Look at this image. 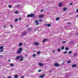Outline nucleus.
<instances>
[{"label":"nucleus","instance_id":"obj_39","mask_svg":"<svg viewBox=\"0 0 78 78\" xmlns=\"http://www.w3.org/2000/svg\"><path fill=\"white\" fill-rule=\"evenodd\" d=\"M39 21H40V22H41L42 21V20L39 19Z\"/></svg>","mask_w":78,"mask_h":78},{"label":"nucleus","instance_id":"obj_51","mask_svg":"<svg viewBox=\"0 0 78 78\" xmlns=\"http://www.w3.org/2000/svg\"><path fill=\"white\" fill-rule=\"evenodd\" d=\"M42 76H43V77H44V76H45V74H43L42 75Z\"/></svg>","mask_w":78,"mask_h":78},{"label":"nucleus","instance_id":"obj_33","mask_svg":"<svg viewBox=\"0 0 78 78\" xmlns=\"http://www.w3.org/2000/svg\"><path fill=\"white\" fill-rule=\"evenodd\" d=\"M15 22H17V21H18V19H15Z\"/></svg>","mask_w":78,"mask_h":78},{"label":"nucleus","instance_id":"obj_54","mask_svg":"<svg viewBox=\"0 0 78 78\" xmlns=\"http://www.w3.org/2000/svg\"><path fill=\"white\" fill-rule=\"evenodd\" d=\"M52 52H53V53H55V51L54 50L52 51Z\"/></svg>","mask_w":78,"mask_h":78},{"label":"nucleus","instance_id":"obj_22","mask_svg":"<svg viewBox=\"0 0 78 78\" xmlns=\"http://www.w3.org/2000/svg\"><path fill=\"white\" fill-rule=\"evenodd\" d=\"M31 28H28V31H31Z\"/></svg>","mask_w":78,"mask_h":78},{"label":"nucleus","instance_id":"obj_56","mask_svg":"<svg viewBox=\"0 0 78 78\" xmlns=\"http://www.w3.org/2000/svg\"><path fill=\"white\" fill-rule=\"evenodd\" d=\"M4 28H6V26H4Z\"/></svg>","mask_w":78,"mask_h":78},{"label":"nucleus","instance_id":"obj_59","mask_svg":"<svg viewBox=\"0 0 78 78\" xmlns=\"http://www.w3.org/2000/svg\"><path fill=\"white\" fill-rule=\"evenodd\" d=\"M49 72L51 73V71H50Z\"/></svg>","mask_w":78,"mask_h":78},{"label":"nucleus","instance_id":"obj_16","mask_svg":"<svg viewBox=\"0 0 78 78\" xmlns=\"http://www.w3.org/2000/svg\"><path fill=\"white\" fill-rule=\"evenodd\" d=\"M46 26H48V27H51V24H46Z\"/></svg>","mask_w":78,"mask_h":78},{"label":"nucleus","instance_id":"obj_27","mask_svg":"<svg viewBox=\"0 0 78 78\" xmlns=\"http://www.w3.org/2000/svg\"><path fill=\"white\" fill-rule=\"evenodd\" d=\"M61 50V49L58 48L57 50V51L59 52V51H60Z\"/></svg>","mask_w":78,"mask_h":78},{"label":"nucleus","instance_id":"obj_7","mask_svg":"<svg viewBox=\"0 0 78 78\" xmlns=\"http://www.w3.org/2000/svg\"><path fill=\"white\" fill-rule=\"evenodd\" d=\"M34 45H36L37 46L39 45V43L37 42H35L34 43Z\"/></svg>","mask_w":78,"mask_h":78},{"label":"nucleus","instance_id":"obj_38","mask_svg":"<svg viewBox=\"0 0 78 78\" xmlns=\"http://www.w3.org/2000/svg\"><path fill=\"white\" fill-rule=\"evenodd\" d=\"M73 4V3H72V2H70V3H69V5H72Z\"/></svg>","mask_w":78,"mask_h":78},{"label":"nucleus","instance_id":"obj_49","mask_svg":"<svg viewBox=\"0 0 78 78\" xmlns=\"http://www.w3.org/2000/svg\"><path fill=\"white\" fill-rule=\"evenodd\" d=\"M29 27V25H28L26 26V27Z\"/></svg>","mask_w":78,"mask_h":78},{"label":"nucleus","instance_id":"obj_46","mask_svg":"<svg viewBox=\"0 0 78 78\" xmlns=\"http://www.w3.org/2000/svg\"><path fill=\"white\" fill-rule=\"evenodd\" d=\"M21 78H24V76H22L21 77Z\"/></svg>","mask_w":78,"mask_h":78},{"label":"nucleus","instance_id":"obj_63","mask_svg":"<svg viewBox=\"0 0 78 78\" xmlns=\"http://www.w3.org/2000/svg\"><path fill=\"white\" fill-rule=\"evenodd\" d=\"M77 17H78V15L77 16Z\"/></svg>","mask_w":78,"mask_h":78},{"label":"nucleus","instance_id":"obj_47","mask_svg":"<svg viewBox=\"0 0 78 78\" xmlns=\"http://www.w3.org/2000/svg\"><path fill=\"white\" fill-rule=\"evenodd\" d=\"M21 19H22V18H19V20H21Z\"/></svg>","mask_w":78,"mask_h":78},{"label":"nucleus","instance_id":"obj_29","mask_svg":"<svg viewBox=\"0 0 78 78\" xmlns=\"http://www.w3.org/2000/svg\"><path fill=\"white\" fill-rule=\"evenodd\" d=\"M68 53L69 54V55H70L71 53H72V51H70L68 52Z\"/></svg>","mask_w":78,"mask_h":78},{"label":"nucleus","instance_id":"obj_40","mask_svg":"<svg viewBox=\"0 0 78 78\" xmlns=\"http://www.w3.org/2000/svg\"><path fill=\"white\" fill-rule=\"evenodd\" d=\"M62 44H65L66 43V41H63L62 42Z\"/></svg>","mask_w":78,"mask_h":78},{"label":"nucleus","instance_id":"obj_48","mask_svg":"<svg viewBox=\"0 0 78 78\" xmlns=\"http://www.w3.org/2000/svg\"><path fill=\"white\" fill-rule=\"evenodd\" d=\"M17 6H18V7H20V5H18Z\"/></svg>","mask_w":78,"mask_h":78},{"label":"nucleus","instance_id":"obj_57","mask_svg":"<svg viewBox=\"0 0 78 78\" xmlns=\"http://www.w3.org/2000/svg\"><path fill=\"white\" fill-rule=\"evenodd\" d=\"M10 27H12V25H11L10 26Z\"/></svg>","mask_w":78,"mask_h":78},{"label":"nucleus","instance_id":"obj_24","mask_svg":"<svg viewBox=\"0 0 78 78\" xmlns=\"http://www.w3.org/2000/svg\"><path fill=\"white\" fill-rule=\"evenodd\" d=\"M17 53L18 54H20V53H21V51H17Z\"/></svg>","mask_w":78,"mask_h":78},{"label":"nucleus","instance_id":"obj_45","mask_svg":"<svg viewBox=\"0 0 78 78\" xmlns=\"http://www.w3.org/2000/svg\"><path fill=\"white\" fill-rule=\"evenodd\" d=\"M76 12H78V9H77L76 10Z\"/></svg>","mask_w":78,"mask_h":78},{"label":"nucleus","instance_id":"obj_32","mask_svg":"<svg viewBox=\"0 0 78 78\" xmlns=\"http://www.w3.org/2000/svg\"><path fill=\"white\" fill-rule=\"evenodd\" d=\"M8 7H9V8H12V6H11L10 5H8Z\"/></svg>","mask_w":78,"mask_h":78},{"label":"nucleus","instance_id":"obj_62","mask_svg":"<svg viewBox=\"0 0 78 78\" xmlns=\"http://www.w3.org/2000/svg\"><path fill=\"white\" fill-rule=\"evenodd\" d=\"M7 67H8V68H9V66H7Z\"/></svg>","mask_w":78,"mask_h":78},{"label":"nucleus","instance_id":"obj_50","mask_svg":"<svg viewBox=\"0 0 78 78\" xmlns=\"http://www.w3.org/2000/svg\"><path fill=\"white\" fill-rule=\"evenodd\" d=\"M8 78H11V76H9Z\"/></svg>","mask_w":78,"mask_h":78},{"label":"nucleus","instance_id":"obj_6","mask_svg":"<svg viewBox=\"0 0 78 78\" xmlns=\"http://www.w3.org/2000/svg\"><path fill=\"white\" fill-rule=\"evenodd\" d=\"M48 40L47 39H44L43 41V42H45V41H48Z\"/></svg>","mask_w":78,"mask_h":78},{"label":"nucleus","instance_id":"obj_58","mask_svg":"<svg viewBox=\"0 0 78 78\" xmlns=\"http://www.w3.org/2000/svg\"><path fill=\"white\" fill-rule=\"evenodd\" d=\"M70 23H69L68 24L70 25Z\"/></svg>","mask_w":78,"mask_h":78},{"label":"nucleus","instance_id":"obj_35","mask_svg":"<svg viewBox=\"0 0 78 78\" xmlns=\"http://www.w3.org/2000/svg\"><path fill=\"white\" fill-rule=\"evenodd\" d=\"M38 20H36L35 21V23H38Z\"/></svg>","mask_w":78,"mask_h":78},{"label":"nucleus","instance_id":"obj_61","mask_svg":"<svg viewBox=\"0 0 78 78\" xmlns=\"http://www.w3.org/2000/svg\"><path fill=\"white\" fill-rule=\"evenodd\" d=\"M34 52H36V51H34Z\"/></svg>","mask_w":78,"mask_h":78},{"label":"nucleus","instance_id":"obj_14","mask_svg":"<svg viewBox=\"0 0 78 78\" xmlns=\"http://www.w3.org/2000/svg\"><path fill=\"white\" fill-rule=\"evenodd\" d=\"M22 45H23V44L22 43H20L19 44V46H22Z\"/></svg>","mask_w":78,"mask_h":78},{"label":"nucleus","instance_id":"obj_13","mask_svg":"<svg viewBox=\"0 0 78 78\" xmlns=\"http://www.w3.org/2000/svg\"><path fill=\"white\" fill-rule=\"evenodd\" d=\"M62 6V4H61V3H60L58 5L59 7H61V6Z\"/></svg>","mask_w":78,"mask_h":78},{"label":"nucleus","instance_id":"obj_28","mask_svg":"<svg viewBox=\"0 0 78 78\" xmlns=\"http://www.w3.org/2000/svg\"><path fill=\"white\" fill-rule=\"evenodd\" d=\"M65 63H66V62H65V61H64L61 64V65H64V64H65Z\"/></svg>","mask_w":78,"mask_h":78},{"label":"nucleus","instance_id":"obj_44","mask_svg":"<svg viewBox=\"0 0 78 78\" xmlns=\"http://www.w3.org/2000/svg\"><path fill=\"white\" fill-rule=\"evenodd\" d=\"M0 52H3V50H1L0 51Z\"/></svg>","mask_w":78,"mask_h":78},{"label":"nucleus","instance_id":"obj_36","mask_svg":"<svg viewBox=\"0 0 78 78\" xmlns=\"http://www.w3.org/2000/svg\"><path fill=\"white\" fill-rule=\"evenodd\" d=\"M23 58H21L20 59V61H23Z\"/></svg>","mask_w":78,"mask_h":78},{"label":"nucleus","instance_id":"obj_10","mask_svg":"<svg viewBox=\"0 0 78 78\" xmlns=\"http://www.w3.org/2000/svg\"><path fill=\"white\" fill-rule=\"evenodd\" d=\"M77 55V53H75L74 55H73V57L74 58H75V57Z\"/></svg>","mask_w":78,"mask_h":78},{"label":"nucleus","instance_id":"obj_34","mask_svg":"<svg viewBox=\"0 0 78 78\" xmlns=\"http://www.w3.org/2000/svg\"><path fill=\"white\" fill-rule=\"evenodd\" d=\"M39 77L41 78H44V77L42 76L41 75H40Z\"/></svg>","mask_w":78,"mask_h":78},{"label":"nucleus","instance_id":"obj_21","mask_svg":"<svg viewBox=\"0 0 78 78\" xmlns=\"http://www.w3.org/2000/svg\"><path fill=\"white\" fill-rule=\"evenodd\" d=\"M19 50H20V51H22V48H20L19 49Z\"/></svg>","mask_w":78,"mask_h":78},{"label":"nucleus","instance_id":"obj_8","mask_svg":"<svg viewBox=\"0 0 78 78\" xmlns=\"http://www.w3.org/2000/svg\"><path fill=\"white\" fill-rule=\"evenodd\" d=\"M39 66H44V64H42L41 63V62H40L39 63Z\"/></svg>","mask_w":78,"mask_h":78},{"label":"nucleus","instance_id":"obj_11","mask_svg":"<svg viewBox=\"0 0 78 78\" xmlns=\"http://www.w3.org/2000/svg\"><path fill=\"white\" fill-rule=\"evenodd\" d=\"M76 67V65L75 64L73 65L72 66V67H73V68H74V67Z\"/></svg>","mask_w":78,"mask_h":78},{"label":"nucleus","instance_id":"obj_30","mask_svg":"<svg viewBox=\"0 0 78 78\" xmlns=\"http://www.w3.org/2000/svg\"><path fill=\"white\" fill-rule=\"evenodd\" d=\"M41 53V52L39 51H38L37 53V55H39V54H40Z\"/></svg>","mask_w":78,"mask_h":78},{"label":"nucleus","instance_id":"obj_3","mask_svg":"<svg viewBox=\"0 0 78 78\" xmlns=\"http://www.w3.org/2000/svg\"><path fill=\"white\" fill-rule=\"evenodd\" d=\"M55 66V67H59L60 65L58 63H55L54 64Z\"/></svg>","mask_w":78,"mask_h":78},{"label":"nucleus","instance_id":"obj_4","mask_svg":"<svg viewBox=\"0 0 78 78\" xmlns=\"http://www.w3.org/2000/svg\"><path fill=\"white\" fill-rule=\"evenodd\" d=\"M22 56H18L16 57V60H17V59H19L20 58H22Z\"/></svg>","mask_w":78,"mask_h":78},{"label":"nucleus","instance_id":"obj_60","mask_svg":"<svg viewBox=\"0 0 78 78\" xmlns=\"http://www.w3.org/2000/svg\"><path fill=\"white\" fill-rule=\"evenodd\" d=\"M25 56H28V55H25Z\"/></svg>","mask_w":78,"mask_h":78},{"label":"nucleus","instance_id":"obj_26","mask_svg":"<svg viewBox=\"0 0 78 78\" xmlns=\"http://www.w3.org/2000/svg\"><path fill=\"white\" fill-rule=\"evenodd\" d=\"M33 56L34 57V58H35V57L36 56V55L35 54H34L33 55Z\"/></svg>","mask_w":78,"mask_h":78},{"label":"nucleus","instance_id":"obj_19","mask_svg":"<svg viewBox=\"0 0 78 78\" xmlns=\"http://www.w3.org/2000/svg\"><path fill=\"white\" fill-rule=\"evenodd\" d=\"M56 20H59V17H57L55 19Z\"/></svg>","mask_w":78,"mask_h":78},{"label":"nucleus","instance_id":"obj_43","mask_svg":"<svg viewBox=\"0 0 78 78\" xmlns=\"http://www.w3.org/2000/svg\"><path fill=\"white\" fill-rule=\"evenodd\" d=\"M36 25H39V23H37L36 24Z\"/></svg>","mask_w":78,"mask_h":78},{"label":"nucleus","instance_id":"obj_20","mask_svg":"<svg viewBox=\"0 0 78 78\" xmlns=\"http://www.w3.org/2000/svg\"><path fill=\"white\" fill-rule=\"evenodd\" d=\"M18 75H15L14 77H15V78H18Z\"/></svg>","mask_w":78,"mask_h":78},{"label":"nucleus","instance_id":"obj_55","mask_svg":"<svg viewBox=\"0 0 78 78\" xmlns=\"http://www.w3.org/2000/svg\"><path fill=\"white\" fill-rule=\"evenodd\" d=\"M0 57H3V55H0Z\"/></svg>","mask_w":78,"mask_h":78},{"label":"nucleus","instance_id":"obj_1","mask_svg":"<svg viewBox=\"0 0 78 78\" xmlns=\"http://www.w3.org/2000/svg\"><path fill=\"white\" fill-rule=\"evenodd\" d=\"M34 14L32 13L30 14H28L27 17H32V16H34Z\"/></svg>","mask_w":78,"mask_h":78},{"label":"nucleus","instance_id":"obj_37","mask_svg":"<svg viewBox=\"0 0 78 78\" xmlns=\"http://www.w3.org/2000/svg\"><path fill=\"white\" fill-rule=\"evenodd\" d=\"M41 69H39L38 70V72H41Z\"/></svg>","mask_w":78,"mask_h":78},{"label":"nucleus","instance_id":"obj_52","mask_svg":"<svg viewBox=\"0 0 78 78\" xmlns=\"http://www.w3.org/2000/svg\"><path fill=\"white\" fill-rule=\"evenodd\" d=\"M8 61H9V62H10V61H11V60H10V59Z\"/></svg>","mask_w":78,"mask_h":78},{"label":"nucleus","instance_id":"obj_12","mask_svg":"<svg viewBox=\"0 0 78 78\" xmlns=\"http://www.w3.org/2000/svg\"><path fill=\"white\" fill-rule=\"evenodd\" d=\"M4 48L3 46H1L0 47V50H3Z\"/></svg>","mask_w":78,"mask_h":78},{"label":"nucleus","instance_id":"obj_25","mask_svg":"<svg viewBox=\"0 0 78 78\" xmlns=\"http://www.w3.org/2000/svg\"><path fill=\"white\" fill-rule=\"evenodd\" d=\"M10 66L11 67H13L14 66V64L12 63H11L10 64Z\"/></svg>","mask_w":78,"mask_h":78},{"label":"nucleus","instance_id":"obj_5","mask_svg":"<svg viewBox=\"0 0 78 78\" xmlns=\"http://www.w3.org/2000/svg\"><path fill=\"white\" fill-rule=\"evenodd\" d=\"M44 15L42 14L39 16V18H41V17H44Z\"/></svg>","mask_w":78,"mask_h":78},{"label":"nucleus","instance_id":"obj_41","mask_svg":"<svg viewBox=\"0 0 78 78\" xmlns=\"http://www.w3.org/2000/svg\"><path fill=\"white\" fill-rule=\"evenodd\" d=\"M15 13H16V14H18V12L17 11H15Z\"/></svg>","mask_w":78,"mask_h":78},{"label":"nucleus","instance_id":"obj_31","mask_svg":"<svg viewBox=\"0 0 78 78\" xmlns=\"http://www.w3.org/2000/svg\"><path fill=\"white\" fill-rule=\"evenodd\" d=\"M71 42V44H73V41H70Z\"/></svg>","mask_w":78,"mask_h":78},{"label":"nucleus","instance_id":"obj_17","mask_svg":"<svg viewBox=\"0 0 78 78\" xmlns=\"http://www.w3.org/2000/svg\"><path fill=\"white\" fill-rule=\"evenodd\" d=\"M67 64H70V63H71V60L67 61Z\"/></svg>","mask_w":78,"mask_h":78},{"label":"nucleus","instance_id":"obj_2","mask_svg":"<svg viewBox=\"0 0 78 78\" xmlns=\"http://www.w3.org/2000/svg\"><path fill=\"white\" fill-rule=\"evenodd\" d=\"M27 34V31H25L23 32V34L21 35V36H23V35H26Z\"/></svg>","mask_w":78,"mask_h":78},{"label":"nucleus","instance_id":"obj_9","mask_svg":"<svg viewBox=\"0 0 78 78\" xmlns=\"http://www.w3.org/2000/svg\"><path fill=\"white\" fill-rule=\"evenodd\" d=\"M63 10L64 11H67V8L66 7L64 8H63Z\"/></svg>","mask_w":78,"mask_h":78},{"label":"nucleus","instance_id":"obj_64","mask_svg":"<svg viewBox=\"0 0 78 78\" xmlns=\"http://www.w3.org/2000/svg\"><path fill=\"white\" fill-rule=\"evenodd\" d=\"M78 33H77V34H76V35H78Z\"/></svg>","mask_w":78,"mask_h":78},{"label":"nucleus","instance_id":"obj_23","mask_svg":"<svg viewBox=\"0 0 78 78\" xmlns=\"http://www.w3.org/2000/svg\"><path fill=\"white\" fill-rule=\"evenodd\" d=\"M61 50H63L64 49V46H62L61 48Z\"/></svg>","mask_w":78,"mask_h":78},{"label":"nucleus","instance_id":"obj_53","mask_svg":"<svg viewBox=\"0 0 78 78\" xmlns=\"http://www.w3.org/2000/svg\"><path fill=\"white\" fill-rule=\"evenodd\" d=\"M34 29H35V31H36V28H34Z\"/></svg>","mask_w":78,"mask_h":78},{"label":"nucleus","instance_id":"obj_42","mask_svg":"<svg viewBox=\"0 0 78 78\" xmlns=\"http://www.w3.org/2000/svg\"><path fill=\"white\" fill-rule=\"evenodd\" d=\"M43 11H44V9H41V11H40V12H43Z\"/></svg>","mask_w":78,"mask_h":78},{"label":"nucleus","instance_id":"obj_18","mask_svg":"<svg viewBox=\"0 0 78 78\" xmlns=\"http://www.w3.org/2000/svg\"><path fill=\"white\" fill-rule=\"evenodd\" d=\"M68 53L67 51H65L63 52V54L66 55V54H67Z\"/></svg>","mask_w":78,"mask_h":78},{"label":"nucleus","instance_id":"obj_15","mask_svg":"<svg viewBox=\"0 0 78 78\" xmlns=\"http://www.w3.org/2000/svg\"><path fill=\"white\" fill-rule=\"evenodd\" d=\"M65 50H66V51H68L69 50V48L68 47H66L65 48Z\"/></svg>","mask_w":78,"mask_h":78}]
</instances>
